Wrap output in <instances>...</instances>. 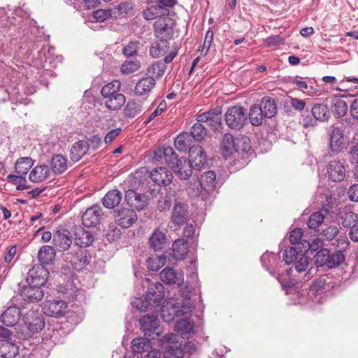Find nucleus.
Instances as JSON below:
<instances>
[{
	"instance_id": "62",
	"label": "nucleus",
	"mask_w": 358,
	"mask_h": 358,
	"mask_svg": "<svg viewBox=\"0 0 358 358\" xmlns=\"http://www.w3.org/2000/svg\"><path fill=\"white\" fill-rule=\"evenodd\" d=\"M85 143H86V147L88 151L90 150L94 151L100 147L101 143V138L99 135H94L90 138H87Z\"/></svg>"
},
{
	"instance_id": "47",
	"label": "nucleus",
	"mask_w": 358,
	"mask_h": 358,
	"mask_svg": "<svg viewBox=\"0 0 358 358\" xmlns=\"http://www.w3.org/2000/svg\"><path fill=\"white\" fill-rule=\"evenodd\" d=\"M329 258L327 259V267L332 268L340 266L345 260V256L341 251L331 252L329 250Z\"/></svg>"
},
{
	"instance_id": "58",
	"label": "nucleus",
	"mask_w": 358,
	"mask_h": 358,
	"mask_svg": "<svg viewBox=\"0 0 358 358\" xmlns=\"http://www.w3.org/2000/svg\"><path fill=\"white\" fill-rule=\"evenodd\" d=\"M159 8L157 5L152 6L149 8L144 9L142 12L143 18L146 20H152L155 18L157 19L159 15Z\"/></svg>"
},
{
	"instance_id": "20",
	"label": "nucleus",
	"mask_w": 358,
	"mask_h": 358,
	"mask_svg": "<svg viewBox=\"0 0 358 358\" xmlns=\"http://www.w3.org/2000/svg\"><path fill=\"white\" fill-rule=\"evenodd\" d=\"M94 241V235L89 230L77 227L75 230V243L80 248L90 246Z\"/></svg>"
},
{
	"instance_id": "11",
	"label": "nucleus",
	"mask_w": 358,
	"mask_h": 358,
	"mask_svg": "<svg viewBox=\"0 0 358 358\" xmlns=\"http://www.w3.org/2000/svg\"><path fill=\"white\" fill-rule=\"evenodd\" d=\"M124 199L127 204L137 210H143L148 205V196L129 189L125 192Z\"/></svg>"
},
{
	"instance_id": "31",
	"label": "nucleus",
	"mask_w": 358,
	"mask_h": 358,
	"mask_svg": "<svg viewBox=\"0 0 358 358\" xmlns=\"http://www.w3.org/2000/svg\"><path fill=\"white\" fill-rule=\"evenodd\" d=\"M122 199L121 192L117 189L109 191L103 198L102 203L106 208L112 209L117 206Z\"/></svg>"
},
{
	"instance_id": "26",
	"label": "nucleus",
	"mask_w": 358,
	"mask_h": 358,
	"mask_svg": "<svg viewBox=\"0 0 358 358\" xmlns=\"http://www.w3.org/2000/svg\"><path fill=\"white\" fill-rule=\"evenodd\" d=\"M174 145L179 152H186L187 151L189 152V149L195 144H194L191 134H189L188 132H182L176 138Z\"/></svg>"
},
{
	"instance_id": "13",
	"label": "nucleus",
	"mask_w": 358,
	"mask_h": 358,
	"mask_svg": "<svg viewBox=\"0 0 358 358\" xmlns=\"http://www.w3.org/2000/svg\"><path fill=\"white\" fill-rule=\"evenodd\" d=\"M66 260L69 262L72 266L78 268H83L90 264L89 257L87 251L80 247L66 255Z\"/></svg>"
},
{
	"instance_id": "61",
	"label": "nucleus",
	"mask_w": 358,
	"mask_h": 358,
	"mask_svg": "<svg viewBox=\"0 0 358 358\" xmlns=\"http://www.w3.org/2000/svg\"><path fill=\"white\" fill-rule=\"evenodd\" d=\"M164 257H152L147 260L148 267L151 271H158L164 264Z\"/></svg>"
},
{
	"instance_id": "60",
	"label": "nucleus",
	"mask_w": 358,
	"mask_h": 358,
	"mask_svg": "<svg viewBox=\"0 0 358 358\" xmlns=\"http://www.w3.org/2000/svg\"><path fill=\"white\" fill-rule=\"evenodd\" d=\"M350 241L346 236H340L336 240V242L333 244L335 246L336 251H341V253L344 254V252L350 246Z\"/></svg>"
},
{
	"instance_id": "25",
	"label": "nucleus",
	"mask_w": 358,
	"mask_h": 358,
	"mask_svg": "<svg viewBox=\"0 0 358 358\" xmlns=\"http://www.w3.org/2000/svg\"><path fill=\"white\" fill-rule=\"evenodd\" d=\"M19 352L18 346L15 341H0V356L3 358H15Z\"/></svg>"
},
{
	"instance_id": "53",
	"label": "nucleus",
	"mask_w": 358,
	"mask_h": 358,
	"mask_svg": "<svg viewBox=\"0 0 358 358\" xmlns=\"http://www.w3.org/2000/svg\"><path fill=\"white\" fill-rule=\"evenodd\" d=\"M141 67V62L137 60H129L124 62L122 66L120 71L123 74H129L137 71Z\"/></svg>"
},
{
	"instance_id": "36",
	"label": "nucleus",
	"mask_w": 358,
	"mask_h": 358,
	"mask_svg": "<svg viewBox=\"0 0 358 358\" xmlns=\"http://www.w3.org/2000/svg\"><path fill=\"white\" fill-rule=\"evenodd\" d=\"M88 150L84 141L76 142L71 148V159L73 162H78L87 152Z\"/></svg>"
},
{
	"instance_id": "22",
	"label": "nucleus",
	"mask_w": 358,
	"mask_h": 358,
	"mask_svg": "<svg viewBox=\"0 0 358 358\" xmlns=\"http://www.w3.org/2000/svg\"><path fill=\"white\" fill-rule=\"evenodd\" d=\"M344 145L343 131L339 127H334L329 137V147L331 151L339 152Z\"/></svg>"
},
{
	"instance_id": "14",
	"label": "nucleus",
	"mask_w": 358,
	"mask_h": 358,
	"mask_svg": "<svg viewBox=\"0 0 358 358\" xmlns=\"http://www.w3.org/2000/svg\"><path fill=\"white\" fill-rule=\"evenodd\" d=\"M151 180L159 186L169 185L173 178V173L166 167H158L150 173Z\"/></svg>"
},
{
	"instance_id": "8",
	"label": "nucleus",
	"mask_w": 358,
	"mask_h": 358,
	"mask_svg": "<svg viewBox=\"0 0 358 358\" xmlns=\"http://www.w3.org/2000/svg\"><path fill=\"white\" fill-rule=\"evenodd\" d=\"M161 280L166 285L181 286L184 282L183 272L172 267H166L159 273Z\"/></svg>"
},
{
	"instance_id": "37",
	"label": "nucleus",
	"mask_w": 358,
	"mask_h": 358,
	"mask_svg": "<svg viewBox=\"0 0 358 358\" xmlns=\"http://www.w3.org/2000/svg\"><path fill=\"white\" fill-rule=\"evenodd\" d=\"M159 42H154L150 48V55L154 58H158L164 55L169 50L168 41L159 40Z\"/></svg>"
},
{
	"instance_id": "46",
	"label": "nucleus",
	"mask_w": 358,
	"mask_h": 358,
	"mask_svg": "<svg viewBox=\"0 0 358 358\" xmlns=\"http://www.w3.org/2000/svg\"><path fill=\"white\" fill-rule=\"evenodd\" d=\"M299 254H303V251L296 247H289L285 249L283 252V259L285 264L295 263L299 257Z\"/></svg>"
},
{
	"instance_id": "17",
	"label": "nucleus",
	"mask_w": 358,
	"mask_h": 358,
	"mask_svg": "<svg viewBox=\"0 0 358 358\" xmlns=\"http://www.w3.org/2000/svg\"><path fill=\"white\" fill-rule=\"evenodd\" d=\"M327 173L329 178L332 181H343L346 176L345 167L340 161L332 160L327 166Z\"/></svg>"
},
{
	"instance_id": "15",
	"label": "nucleus",
	"mask_w": 358,
	"mask_h": 358,
	"mask_svg": "<svg viewBox=\"0 0 358 358\" xmlns=\"http://www.w3.org/2000/svg\"><path fill=\"white\" fill-rule=\"evenodd\" d=\"M66 308V303L63 300L48 301L44 304L43 312L48 316L58 318L64 315Z\"/></svg>"
},
{
	"instance_id": "24",
	"label": "nucleus",
	"mask_w": 358,
	"mask_h": 358,
	"mask_svg": "<svg viewBox=\"0 0 358 358\" xmlns=\"http://www.w3.org/2000/svg\"><path fill=\"white\" fill-rule=\"evenodd\" d=\"M133 358H142V353L151 349L150 341L148 337L136 338L132 341Z\"/></svg>"
},
{
	"instance_id": "41",
	"label": "nucleus",
	"mask_w": 358,
	"mask_h": 358,
	"mask_svg": "<svg viewBox=\"0 0 358 358\" xmlns=\"http://www.w3.org/2000/svg\"><path fill=\"white\" fill-rule=\"evenodd\" d=\"M51 167L55 173H62L67 169V160L62 155H56L52 158Z\"/></svg>"
},
{
	"instance_id": "19",
	"label": "nucleus",
	"mask_w": 358,
	"mask_h": 358,
	"mask_svg": "<svg viewBox=\"0 0 358 358\" xmlns=\"http://www.w3.org/2000/svg\"><path fill=\"white\" fill-rule=\"evenodd\" d=\"M188 216V206L185 203H178L173 207L171 215V222L173 224L180 226L186 222Z\"/></svg>"
},
{
	"instance_id": "2",
	"label": "nucleus",
	"mask_w": 358,
	"mask_h": 358,
	"mask_svg": "<svg viewBox=\"0 0 358 358\" xmlns=\"http://www.w3.org/2000/svg\"><path fill=\"white\" fill-rule=\"evenodd\" d=\"M225 122L229 128L234 130H240L245 124L248 114L244 108L233 106L229 108L224 115Z\"/></svg>"
},
{
	"instance_id": "57",
	"label": "nucleus",
	"mask_w": 358,
	"mask_h": 358,
	"mask_svg": "<svg viewBox=\"0 0 358 358\" xmlns=\"http://www.w3.org/2000/svg\"><path fill=\"white\" fill-rule=\"evenodd\" d=\"M138 41L129 42L122 50V53L127 57H133L137 55L138 52Z\"/></svg>"
},
{
	"instance_id": "40",
	"label": "nucleus",
	"mask_w": 358,
	"mask_h": 358,
	"mask_svg": "<svg viewBox=\"0 0 358 358\" xmlns=\"http://www.w3.org/2000/svg\"><path fill=\"white\" fill-rule=\"evenodd\" d=\"M34 165V162L30 157H20L15 163V172L23 176L27 173Z\"/></svg>"
},
{
	"instance_id": "51",
	"label": "nucleus",
	"mask_w": 358,
	"mask_h": 358,
	"mask_svg": "<svg viewBox=\"0 0 358 358\" xmlns=\"http://www.w3.org/2000/svg\"><path fill=\"white\" fill-rule=\"evenodd\" d=\"M324 215L320 211L312 213L307 222L308 228L312 229H317L324 220Z\"/></svg>"
},
{
	"instance_id": "32",
	"label": "nucleus",
	"mask_w": 358,
	"mask_h": 358,
	"mask_svg": "<svg viewBox=\"0 0 358 358\" xmlns=\"http://www.w3.org/2000/svg\"><path fill=\"white\" fill-rule=\"evenodd\" d=\"M264 117L271 118L277 113L275 101L270 97H264L259 105Z\"/></svg>"
},
{
	"instance_id": "55",
	"label": "nucleus",
	"mask_w": 358,
	"mask_h": 358,
	"mask_svg": "<svg viewBox=\"0 0 358 358\" xmlns=\"http://www.w3.org/2000/svg\"><path fill=\"white\" fill-rule=\"evenodd\" d=\"M299 123L306 129L313 128L317 124V120L312 114H309L308 110H306L301 114Z\"/></svg>"
},
{
	"instance_id": "9",
	"label": "nucleus",
	"mask_w": 358,
	"mask_h": 358,
	"mask_svg": "<svg viewBox=\"0 0 358 358\" xmlns=\"http://www.w3.org/2000/svg\"><path fill=\"white\" fill-rule=\"evenodd\" d=\"M153 159L155 161L162 162L164 160L165 163L172 169L180 158L178 155L174 152L171 147H162L158 148L153 155Z\"/></svg>"
},
{
	"instance_id": "35",
	"label": "nucleus",
	"mask_w": 358,
	"mask_h": 358,
	"mask_svg": "<svg viewBox=\"0 0 358 358\" xmlns=\"http://www.w3.org/2000/svg\"><path fill=\"white\" fill-rule=\"evenodd\" d=\"M172 250L173 257L177 259H183L188 252L187 241L184 238H179L173 243Z\"/></svg>"
},
{
	"instance_id": "18",
	"label": "nucleus",
	"mask_w": 358,
	"mask_h": 358,
	"mask_svg": "<svg viewBox=\"0 0 358 358\" xmlns=\"http://www.w3.org/2000/svg\"><path fill=\"white\" fill-rule=\"evenodd\" d=\"M24 314L16 306L8 307L1 315V322L6 327H13Z\"/></svg>"
},
{
	"instance_id": "49",
	"label": "nucleus",
	"mask_w": 358,
	"mask_h": 358,
	"mask_svg": "<svg viewBox=\"0 0 358 358\" xmlns=\"http://www.w3.org/2000/svg\"><path fill=\"white\" fill-rule=\"evenodd\" d=\"M263 113L259 106H252L250 109L249 119L253 126H259L262 124Z\"/></svg>"
},
{
	"instance_id": "1",
	"label": "nucleus",
	"mask_w": 358,
	"mask_h": 358,
	"mask_svg": "<svg viewBox=\"0 0 358 358\" xmlns=\"http://www.w3.org/2000/svg\"><path fill=\"white\" fill-rule=\"evenodd\" d=\"M48 271L41 266H34L29 270L26 285H20L19 295L22 299L28 302L35 303L41 301L44 292L43 287L47 281Z\"/></svg>"
},
{
	"instance_id": "10",
	"label": "nucleus",
	"mask_w": 358,
	"mask_h": 358,
	"mask_svg": "<svg viewBox=\"0 0 358 358\" xmlns=\"http://www.w3.org/2000/svg\"><path fill=\"white\" fill-rule=\"evenodd\" d=\"M100 206L95 205L86 210L82 216V223L85 227H96L103 217Z\"/></svg>"
},
{
	"instance_id": "38",
	"label": "nucleus",
	"mask_w": 358,
	"mask_h": 358,
	"mask_svg": "<svg viewBox=\"0 0 358 358\" xmlns=\"http://www.w3.org/2000/svg\"><path fill=\"white\" fill-rule=\"evenodd\" d=\"M331 106L333 110L334 115L336 117H343L348 112L347 103L341 98L334 97L331 101Z\"/></svg>"
},
{
	"instance_id": "23",
	"label": "nucleus",
	"mask_w": 358,
	"mask_h": 358,
	"mask_svg": "<svg viewBox=\"0 0 358 358\" xmlns=\"http://www.w3.org/2000/svg\"><path fill=\"white\" fill-rule=\"evenodd\" d=\"M181 180L188 179L192 174V167L185 158H180L171 169Z\"/></svg>"
},
{
	"instance_id": "48",
	"label": "nucleus",
	"mask_w": 358,
	"mask_h": 358,
	"mask_svg": "<svg viewBox=\"0 0 358 358\" xmlns=\"http://www.w3.org/2000/svg\"><path fill=\"white\" fill-rule=\"evenodd\" d=\"M206 129L201 122L195 123L191 128L189 134H191L192 139L195 141H201L206 136Z\"/></svg>"
},
{
	"instance_id": "59",
	"label": "nucleus",
	"mask_w": 358,
	"mask_h": 358,
	"mask_svg": "<svg viewBox=\"0 0 358 358\" xmlns=\"http://www.w3.org/2000/svg\"><path fill=\"white\" fill-rule=\"evenodd\" d=\"M276 260L277 256L273 252H266L264 253L261 257V262L266 269L272 267Z\"/></svg>"
},
{
	"instance_id": "4",
	"label": "nucleus",
	"mask_w": 358,
	"mask_h": 358,
	"mask_svg": "<svg viewBox=\"0 0 358 358\" xmlns=\"http://www.w3.org/2000/svg\"><path fill=\"white\" fill-rule=\"evenodd\" d=\"M141 331L145 336L155 339L161 333L159 320L156 315H145L139 320Z\"/></svg>"
},
{
	"instance_id": "7",
	"label": "nucleus",
	"mask_w": 358,
	"mask_h": 358,
	"mask_svg": "<svg viewBox=\"0 0 358 358\" xmlns=\"http://www.w3.org/2000/svg\"><path fill=\"white\" fill-rule=\"evenodd\" d=\"M222 108L217 106L212 110L199 114L196 117L197 122H208L213 130H218L222 126Z\"/></svg>"
},
{
	"instance_id": "45",
	"label": "nucleus",
	"mask_w": 358,
	"mask_h": 358,
	"mask_svg": "<svg viewBox=\"0 0 358 358\" xmlns=\"http://www.w3.org/2000/svg\"><path fill=\"white\" fill-rule=\"evenodd\" d=\"M216 174L213 171H209L202 175L201 180H199L202 184L203 188L206 191H210L213 189L215 184Z\"/></svg>"
},
{
	"instance_id": "16",
	"label": "nucleus",
	"mask_w": 358,
	"mask_h": 358,
	"mask_svg": "<svg viewBox=\"0 0 358 358\" xmlns=\"http://www.w3.org/2000/svg\"><path fill=\"white\" fill-rule=\"evenodd\" d=\"M146 299H149L154 306H159L164 297V287L159 282L150 283L148 286Z\"/></svg>"
},
{
	"instance_id": "12",
	"label": "nucleus",
	"mask_w": 358,
	"mask_h": 358,
	"mask_svg": "<svg viewBox=\"0 0 358 358\" xmlns=\"http://www.w3.org/2000/svg\"><path fill=\"white\" fill-rule=\"evenodd\" d=\"M137 218L138 217L134 210L122 208L117 211L115 222L122 228H129L136 222Z\"/></svg>"
},
{
	"instance_id": "56",
	"label": "nucleus",
	"mask_w": 358,
	"mask_h": 358,
	"mask_svg": "<svg viewBox=\"0 0 358 358\" xmlns=\"http://www.w3.org/2000/svg\"><path fill=\"white\" fill-rule=\"evenodd\" d=\"M310 262L311 259L308 257L306 256L303 253L299 254V259L294 263L296 271L299 273L305 271L308 267Z\"/></svg>"
},
{
	"instance_id": "27",
	"label": "nucleus",
	"mask_w": 358,
	"mask_h": 358,
	"mask_svg": "<svg viewBox=\"0 0 358 358\" xmlns=\"http://www.w3.org/2000/svg\"><path fill=\"white\" fill-rule=\"evenodd\" d=\"M148 242L152 249L155 251H159L165 247L166 236L163 231L156 229L150 235Z\"/></svg>"
},
{
	"instance_id": "30",
	"label": "nucleus",
	"mask_w": 358,
	"mask_h": 358,
	"mask_svg": "<svg viewBox=\"0 0 358 358\" xmlns=\"http://www.w3.org/2000/svg\"><path fill=\"white\" fill-rule=\"evenodd\" d=\"M55 250L54 247L50 245L42 246L38 252V259L41 266L44 268L43 265H48L52 262L55 257Z\"/></svg>"
},
{
	"instance_id": "63",
	"label": "nucleus",
	"mask_w": 358,
	"mask_h": 358,
	"mask_svg": "<svg viewBox=\"0 0 358 358\" xmlns=\"http://www.w3.org/2000/svg\"><path fill=\"white\" fill-rule=\"evenodd\" d=\"M301 243L307 250H310L311 252L317 250L323 245L322 241L319 238L313 239L312 242L303 241V243Z\"/></svg>"
},
{
	"instance_id": "64",
	"label": "nucleus",
	"mask_w": 358,
	"mask_h": 358,
	"mask_svg": "<svg viewBox=\"0 0 358 358\" xmlns=\"http://www.w3.org/2000/svg\"><path fill=\"white\" fill-rule=\"evenodd\" d=\"M339 230L336 226H329L323 229L321 232L322 236L327 241L333 240L338 234Z\"/></svg>"
},
{
	"instance_id": "50",
	"label": "nucleus",
	"mask_w": 358,
	"mask_h": 358,
	"mask_svg": "<svg viewBox=\"0 0 358 358\" xmlns=\"http://www.w3.org/2000/svg\"><path fill=\"white\" fill-rule=\"evenodd\" d=\"M121 87V83L118 80H114L105 85L101 91L103 99L110 96L118 93Z\"/></svg>"
},
{
	"instance_id": "28",
	"label": "nucleus",
	"mask_w": 358,
	"mask_h": 358,
	"mask_svg": "<svg viewBox=\"0 0 358 358\" xmlns=\"http://www.w3.org/2000/svg\"><path fill=\"white\" fill-rule=\"evenodd\" d=\"M105 106L112 110L120 109L125 103L126 98L123 94L120 92L114 94L109 97L103 99Z\"/></svg>"
},
{
	"instance_id": "6",
	"label": "nucleus",
	"mask_w": 358,
	"mask_h": 358,
	"mask_svg": "<svg viewBox=\"0 0 358 358\" xmlns=\"http://www.w3.org/2000/svg\"><path fill=\"white\" fill-rule=\"evenodd\" d=\"M73 237L71 233L63 227H58L53 234L52 243L54 247L59 252L69 249L72 244Z\"/></svg>"
},
{
	"instance_id": "54",
	"label": "nucleus",
	"mask_w": 358,
	"mask_h": 358,
	"mask_svg": "<svg viewBox=\"0 0 358 358\" xmlns=\"http://www.w3.org/2000/svg\"><path fill=\"white\" fill-rule=\"evenodd\" d=\"M329 250L321 249L314 256V262L317 267L327 266L329 258Z\"/></svg>"
},
{
	"instance_id": "34",
	"label": "nucleus",
	"mask_w": 358,
	"mask_h": 358,
	"mask_svg": "<svg viewBox=\"0 0 358 358\" xmlns=\"http://www.w3.org/2000/svg\"><path fill=\"white\" fill-rule=\"evenodd\" d=\"M50 173L47 165H40L34 167L30 172L29 178L33 182H39L45 180Z\"/></svg>"
},
{
	"instance_id": "43",
	"label": "nucleus",
	"mask_w": 358,
	"mask_h": 358,
	"mask_svg": "<svg viewBox=\"0 0 358 358\" xmlns=\"http://www.w3.org/2000/svg\"><path fill=\"white\" fill-rule=\"evenodd\" d=\"M166 69V65L162 61L154 62L147 69V72L151 76L155 79V78L162 77Z\"/></svg>"
},
{
	"instance_id": "5",
	"label": "nucleus",
	"mask_w": 358,
	"mask_h": 358,
	"mask_svg": "<svg viewBox=\"0 0 358 358\" xmlns=\"http://www.w3.org/2000/svg\"><path fill=\"white\" fill-rule=\"evenodd\" d=\"M173 22L171 18L159 17L155 22V35L159 40L168 41L173 35Z\"/></svg>"
},
{
	"instance_id": "33",
	"label": "nucleus",
	"mask_w": 358,
	"mask_h": 358,
	"mask_svg": "<svg viewBox=\"0 0 358 358\" xmlns=\"http://www.w3.org/2000/svg\"><path fill=\"white\" fill-rule=\"evenodd\" d=\"M311 113L315 119L320 122H326L331 117L327 105L324 103H315L311 108Z\"/></svg>"
},
{
	"instance_id": "42",
	"label": "nucleus",
	"mask_w": 358,
	"mask_h": 358,
	"mask_svg": "<svg viewBox=\"0 0 358 358\" xmlns=\"http://www.w3.org/2000/svg\"><path fill=\"white\" fill-rule=\"evenodd\" d=\"M142 111V105L140 101H129L124 108V116L134 118Z\"/></svg>"
},
{
	"instance_id": "39",
	"label": "nucleus",
	"mask_w": 358,
	"mask_h": 358,
	"mask_svg": "<svg viewBox=\"0 0 358 358\" xmlns=\"http://www.w3.org/2000/svg\"><path fill=\"white\" fill-rule=\"evenodd\" d=\"M234 152L238 155L247 153L251 148L250 138L244 135H238L236 136Z\"/></svg>"
},
{
	"instance_id": "44",
	"label": "nucleus",
	"mask_w": 358,
	"mask_h": 358,
	"mask_svg": "<svg viewBox=\"0 0 358 358\" xmlns=\"http://www.w3.org/2000/svg\"><path fill=\"white\" fill-rule=\"evenodd\" d=\"M340 223L343 228L350 230L358 223L357 215L352 211L346 212L340 217Z\"/></svg>"
},
{
	"instance_id": "21",
	"label": "nucleus",
	"mask_w": 358,
	"mask_h": 358,
	"mask_svg": "<svg viewBox=\"0 0 358 358\" xmlns=\"http://www.w3.org/2000/svg\"><path fill=\"white\" fill-rule=\"evenodd\" d=\"M156 85V80L151 76L141 79L134 88V93L138 96H148Z\"/></svg>"
},
{
	"instance_id": "29",
	"label": "nucleus",
	"mask_w": 358,
	"mask_h": 358,
	"mask_svg": "<svg viewBox=\"0 0 358 358\" xmlns=\"http://www.w3.org/2000/svg\"><path fill=\"white\" fill-rule=\"evenodd\" d=\"M236 136L231 134H226L222 138L221 143V152L223 157L227 159L234 153Z\"/></svg>"
},
{
	"instance_id": "52",
	"label": "nucleus",
	"mask_w": 358,
	"mask_h": 358,
	"mask_svg": "<svg viewBox=\"0 0 358 358\" xmlns=\"http://www.w3.org/2000/svg\"><path fill=\"white\" fill-rule=\"evenodd\" d=\"M161 316L163 320L166 323L173 321L175 317H176V304L170 306H162L161 308Z\"/></svg>"
},
{
	"instance_id": "3",
	"label": "nucleus",
	"mask_w": 358,
	"mask_h": 358,
	"mask_svg": "<svg viewBox=\"0 0 358 358\" xmlns=\"http://www.w3.org/2000/svg\"><path fill=\"white\" fill-rule=\"evenodd\" d=\"M24 328L27 330L26 337L32 336L35 333L42 330L45 326L43 317L38 311L29 310L26 314L22 315Z\"/></svg>"
}]
</instances>
